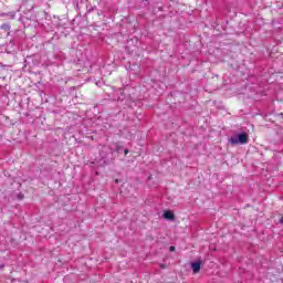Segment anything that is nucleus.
<instances>
[{
	"mask_svg": "<svg viewBox=\"0 0 283 283\" xmlns=\"http://www.w3.org/2000/svg\"><path fill=\"white\" fill-rule=\"evenodd\" d=\"M170 251H176V248L174 245L170 247Z\"/></svg>",
	"mask_w": 283,
	"mask_h": 283,
	"instance_id": "6",
	"label": "nucleus"
},
{
	"mask_svg": "<svg viewBox=\"0 0 283 283\" xmlns=\"http://www.w3.org/2000/svg\"><path fill=\"white\" fill-rule=\"evenodd\" d=\"M230 145H247L249 143V135L241 133L229 138Z\"/></svg>",
	"mask_w": 283,
	"mask_h": 283,
	"instance_id": "1",
	"label": "nucleus"
},
{
	"mask_svg": "<svg viewBox=\"0 0 283 283\" xmlns=\"http://www.w3.org/2000/svg\"><path fill=\"white\" fill-rule=\"evenodd\" d=\"M281 222H283V219H281Z\"/></svg>",
	"mask_w": 283,
	"mask_h": 283,
	"instance_id": "9",
	"label": "nucleus"
},
{
	"mask_svg": "<svg viewBox=\"0 0 283 283\" xmlns=\"http://www.w3.org/2000/svg\"><path fill=\"white\" fill-rule=\"evenodd\" d=\"M201 264H202V262H200V261L191 263L192 273H195V274L200 273Z\"/></svg>",
	"mask_w": 283,
	"mask_h": 283,
	"instance_id": "2",
	"label": "nucleus"
},
{
	"mask_svg": "<svg viewBox=\"0 0 283 283\" xmlns=\"http://www.w3.org/2000/svg\"><path fill=\"white\" fill-rule=\"evenodd\" d=\"M1 17H6V13H2Z\"/></svg>",
	"mask_w": 283,
	"mask_h": 283,
	"instance_id": "7",
	"label": "nucleus"
},
{
	"mask_svg": "<svg viewBox=\"0 0 283 283\" xmlns=\"http://www.w3.org/2000/svg\"><path fill=\"white\" fill-rule=\"evenodd\" d=\"M0 28H1V30H3L4 32H8V34L10 33V24L4 23V24H2Z\"/></svg>",
	"mask_w": 283,
	"mask_h": 283,
	"instance_id": "4",
	"label": "nucleus"
},
{
	"mask_svg": "<svg viewBox=\"0 0 283 283\" xmlns=\"http://www.w3.org/2000/svg\"><path fill=\"white\" fill-rule=\"evenodd\" d=\"M164 218L166 219V220H174V212H171V211H165L164 212Z\"/></svg>",
	"mask_w": 283,
	"mask_h": 283,
	"instance_id": "3",
	"label": "nucleus"
},
{
	"mask_svg": "<svg viewBox=\"0 0 283 283\" xmlns=\"http://www.w3.org/2000/svg\"><path fill=\"white\" fill-rule=\"evenodd\" d=\"M161 269H165V265H161Z\"/></svg>",
	"mask_w": 283,
	"mask_h": 283,
	"instance_id": "8",
	"label": "nucleus"
},
{
	"mask_svg": "<svg viewBox=\"0 0 283 283\" xmlns=\"http://www.w3.org/2000/svg\"><path fill=\"white\" fill-rule=\"evenodd\" d=\"M124 154H125V156H127L129 154V149H125Z\"/></svg>",
	"mask_w": 283,
	"mask_h": 283,
	"instance_id": "5",
	"label": "nucleus"
}]
</instances>
